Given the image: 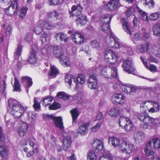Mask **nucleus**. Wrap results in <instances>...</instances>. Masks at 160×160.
<instances>
[{"label": "nucleus", "mask_w": 160, "mask_h": 160, "mask_svg": "<svg viewBox=\"0 0 160 160\" xmlns=\"http://www.w3.org/2000/svg\"><path fill=\"white\" fill-rule=\"evenodd\" d=\"M60 62L62 66L67 67L69 66L70 64L69 58L64 55L60 58Z\"/></svg>", "instance_id": "nucleus-31"}, {"label": "nucleus", "mask_w": 160, "mask_h": 160, "mask_svg": "<svg viewBox=\"0 0 160 160\" xmlns=\"http://www.w3.org/2000/svg\"><path fill=\"white\" fill-rule=\"evenodd\" d=\"M141 34L142 35L143 39L144 40L146 41L148 38L149 36L148 33L145 29L143 28L142 29Z\"/></svg>", "instance_id": "nucleus-62"}, {"label": "nucleus", "mask_w": 160, "mask_h": 160, "mask_svg": "<svg viewBox=\"0 0 160 160\" xmlns=\"http://www.w3.org/2000/svg\"><path fill=\"white\" fill-rule=\"evenodd\" d=\"M88 86L91 89H95L97 86V79L96 77L94 75L89 76L87 82Z\"/></svg>", "instance_id": "nucleus-11"}, {"label": "nucleus", "mask_w": 160, "mask_h": 160, "mask_svg": "<svg viewBox=\"0 0 160 160\" xmlns=\"http://www.w3.org/2000/svg\"><path fill=\"white\" fill-rule=\"evenodd\" d=\"M72 97L74 101L77 102H81L83 97V94L81 91H78L75 95L72 96Z\"/></svg>", "instance_id": "nucleus-33"}, {"label": "nucleus", "mask_w": 160, "mask_h": 160, "mask_svg": "<svg viewBox=\"0 0 160 160\" xmlns=\"http://www.w3.org/2000/svg\"><path fill=\"white\" fill-rule=\"evenodd\" d=\"M85 79V76L83 74H80L78 75L76 78H75L74 82L76 83V85L78 84H82L84 83Z\"/></svg>", "instance_id": "nucleus-30"}, {"label": "nucleus", "mask_w": 160, "mask_h": 160, "mask_svg": "<svg viewBox=\"0 0 160 160\" xmlns=\"http://www.w3.org/2000/svg\"><path fill=\"white\" fill-rule=\"evenodd\" d=\"M70 112L72 115L73 120L72 122H73L74 121L77 119L79 113L77 109L75 108L71 110Z\"/></svg>", "instance_id": "nucleus-49"}, {"label": "nucleus", "mask_w": 160, "mask_h": 160, "mask_svg": "<svg viewBox=\"0 0 160 160\" xmlns=\"http://www.w3.org/2000/svg\"><path fill=\"white\" fill-rule=\"evenodd\" d=\"M53 52L55 56L57 58H60L63 56L62 48L58 46H55L53 48Z\"/></svg>", "instance_id": "nucleus-20"}, {"label": "nucleus", "mask_w": 160, "mask_h": 160, "mask_svg": "<svg viewBox=\"0 0 160 160\" xmlns=\"http://www.w3.org/2000/svg\"><path fill=\"white\" fill-rule=\"evenodd\" d=\"M82 8L80 5L77 6L73 5L72 8V10L70 13L72 16L79 15L81 13Z\"/></svg>", "instance_id": "nucleus-17"}, {"label": "nucleus", "mask_w": 160, "mask_h": 160, "mask_svg": "<svg viewBox=\"0 0 160 160\" xmlns=\"http://www.w3.org/2000/svg\"><path fill=\"white\" fill-rule=\"evenodd\" d=\"M101 126V123L98 122L94 126L90 129L89 130L91 132H95L100 129Z\"/></svg>", "instance_id": "nucleus-56"}, {"label": "nucleus", "mask_w": 160, "mask_h": 160, "mask_svg": "<svg viewBox=\"0 0 160 160\" xmlns=\"http://www.w3.org/2000/svg\"><path fill=\"white\" fill-rule=\"evenodd\" d=\"M43 118L46 119H51L52 120L56 127L62 130H64L62 118L60 117H55L52 115L43 114Z\"/></svg>", "instance_id": "nucleus-5"}, {"label": "nucleus", "mask_w": 160, "mask_h": 160, "mask_svg": "<svg viewBox=\"0 0 160 160\" xmlns=\"http://www.w3.org/2000/svg\"><path fill=\"white\" fill-rule=\"evenodd\" d=\"M121 88L122 91L125 93L131 94L134 92L136 90V88L133 85L129 84H125L122 85Z\"/></svg>", "instance_id": "nucleus-13"}, {"label": "nucleus", "mask_w": 160, "mask_h": 160, "mask_svg": "<svg viewBox=\"0 0 160 160\" xmlns=\"http://www.w3.org/2000/svg\"><path fill=\"white\" fill-rule=\"evenodd\" d=\"M72 40L75 43L80 44L84 42L83 36L78 32H74L72 36Z\"/></svg>", "instance_id": "nucleus-12"}, {"label": "nucleus", "mask_w": 160, "mask_h": 160, "mask_svg": "<svg viewBox=\"0 0 160 160\" xmlns=\"http://www.w3.org/2000/svg\"><path fill=\"white\" fill-rule=\"evenodd\" d=\"M150 101L142 102L140 104L141 112L138 116V119L143 122V128L144 129L151 128L160 122L158 118H154L149 116L147 113L148 111V106L150 105Z\"/></svg>", "instance_id": "nucleus-1"}, {"label": "nucleus", "mask_w": 160, "mask_h": 160, "mask_svg": "<svg viewBox=\"0 0 160 160\" xmlns=\"http://www.w3.org/2000/svg\"><path fill=\"white\" fill-rule=\"evenodd\" d=\"M33 102L34 104L33 106L35 110L36 111H38L41 108L40 104L38 101L37 98H34Z\"/></svg>", "instance_id": "nucleus-57"}, {"label": "nucleus", "mask_w": 160, "mask_h": 160, "mask_svg": "<svg viewBox=\"0 0 160 160\" xmlns=\"http://www.w3.org/2000/svg\"><path fill=\"white\" fill-rule=\"evenodd\" d=\"M22 82L24 84H26V87L28 88L31 87L32 84V79L28 76H24L22 78Z\"/></svg>", "instance_id": "nucleus-32"}, {"label": "nucleus", "mask_w": 160, "mask_h": 160, "mask_svg": "<svg viewBox=\"0 0 160 160\" xmlns=\"http://www.w3.org/2000/svg\"><path fill=\"white\" fill-rule=\"evenodd\" d=\"M111 71L110 75L112 78H117L118 73L117 67L114 66H110Z\"/></svg>", "instance_id": "nucleus-44"}, {"label": "nucleus", "mask_w": 160, "mask_h": 160, "mask_svg": "<svg viewBox=\"0 0 160 160\" xmlns=\"http://www.w3.org/2000/svg\"><path fill=\"white\" fill-rule=\"evenodd\" d=\"M59 15L56 11L54 10L52 12H49L48 14V17H54L56 18H58Z\"/></svg>", "instance_id": "nucleus-61"}, {"label": "nucleus", "mask_w": 160, "mask_h": 160, "mask_svg": "<svg viewBox=\"0 0 160 160\" xmlns=\"http://www.w3.org/2000/svg\"><path fill=\"white\" fill-rule=\"evenodd\" d=\"M57 97L63 99L67 100L70 98V96L64 92H61L57 93Z\"/></svg>", "instance_id": "nucleus-42"}, {"label": "nucleus", "mask_w": 160, "mask_h": 160, "mask_svg": "<svg viewBox=\"0 0 160 160\" xmlns=\"http://www.w3.org/2000/svg\"><path fill=\"white\" fill-rule=\"evenodd\" d=\"M102 24L103 25L101 27V29L104 32L108 33V34L110 33V32H112L110 28L109 23H105Z\"/></svg>", "instance_id": "nucleus-50"}, {"label": "nucleus", "mask_w": 160, "mask_h": 160, "mask_svg": "<svg viewBox=\"0 0 160 160\" xmlns=\"http://www.w3.org/2000/svg\"><path fill=\"white\" fill-rule=\"evenodd\" d=\"M106 42L109 47L114 49H118L120 47L119 40L112 32L108 34L106 37Z\"/></svg>", "instance_id": "nucleus-4"}, {"label": "nucleus", "mask_w": 160, "mask_h": 160, "mask_svg": "<svg viewBox=\"0 0 160 160\" xmlns=\"http://www.w3.org/2000/svg\"><path fill=\"white\" fill-rule=\"evenodd\" d=\"M111 19L110 16L108 14H104L100 18V21L102 24L109 23Z\"/></svg>", "instance_id": "nucleus-35"}, {"label": "nucleus", "mask_w": 160, "mask_h": 160, "mask_svg": "<svg viewBox=\"0 0 160 160\" xmlns=\"http://www.w3.org/2000/svg\"><path fill=\"white\" fill-rule=\"evenodd\" d=\"M17 7V0H14L13 1V3H12L11 6L6 9L5 12L6 14L9 16L14 15Z\"/></svg>", "instance_id": "nucleus-15"}, {"label": "nucleus", "mask_w": 160, "mask_h": 160, "mask_svg": "<svg viewBox=\"0 0 160 160\" xmlns=\"http://www.w3.org/2000/svg\"><path fill=\"white\" fill-rule=\"evenodd\" d=\"M152 141L153 142V147L155 148H160V139L157 138H154ZM152 160H160V157L155 158L154 157Z\"/></svg>", "instance_id": "nucleus-34"}, {"label": "nucleus", "mask_w": 160, "mask_h": 160, "mask_svg": "<svg viewBox=\"0 0 160 160\" xmlns=\"http://www.w3.org/2000/svg\"><path fill=\"white\" fill-rule=\"evenodd\" d=\"M160 17V12H156L151 13L149 16V20L155 21Z\"/></svg>", "instance_id": "nucleus-43"}, {"label": "nucleus", "mask_w": 160, "mask_h": 160, "mask_svg": "<svg viewBox=\"0 0 160 160\" xmlns=\"http://www.w3.org/2000/svg\"><path fill=\"white\" fill-rule=\"evenodd\" d=\"M52 99L49 97L47 96L43 99L42 104L45 106L49 105L52 101Z\"/></svg>", "instance_id": "nucleus-55"}, {"label": "nucleus", "mask_w": 160, "mask_h": 160, "mask_svg": "<svg viewBox=\"0 0 160 160\" xmlns=\"http://www.w3.org/2000/svg\"><path fill=\"white\" fill-rule=\"evenodd\" d=\"M119 0H111L107 4L108 8L110 10H114L119 6Z\"/></svg>", "instance_id": "nucleus-18"}, {"label": "nucleus", "mask_w": 160, "mask_h": 160, "mask_svg": "<svg viewBox=\"0 0 160 160\" xmlns=\"http://www.w3.org/2000/svg\"><path fill=\"white\" fill-rule=\"evenodd\" d=\"M122 28L124 31L127 33L131 34V32L129 30V27L130 26V24L128 23L127 19L126 18H123L122 19Z\"/></svg>", "instance_id": "nucleus-37"}, {"label": "nucleus", "mask_w": 160, "mask_h": 160, "mask_svg": "<svg viewBox=\"0 0 160 160\" xmlns=\"http://www.w3.org/2000/svg\"><path fill=\"white\" fill-rule=\"evenodd\" d=\"M93 144L95 147L96 149L98 151H102L104 149L103 143L99 139L95 140L93 142Z\"/></svg>", "instance_id": "nucleus-24"}, {"label": "nucleus", "mask_w": 160, "mask_h": 160, "mask_svg": "<svg viewBox=\"0 0 160 160\" xmlns=\"http://www.w3.org/2000/svg\"><path fill=\"white\" fill-rule=\"evenodd\" d=\"M137 11L139 14L141 18L143 21L147 22L149 21V17H148L147 13L145 12L139 8H137Z\"/></svg>", "instance_id": "nucleus-29"}, {"label": "nucleus", "mask_w": 160, "mask_h": 160, "mask_svg": "<svg viewBox=\"0 0 160 160\" xmlns=\"http://www.w3.org/2000/svg\"><path fill=\"white\" fill-rule=\"evenodd\" d=\"M122 67L124 71L129 73H132L134 72L135 69L133 66V64L131 60L126 59L124 60L122 64Z\"/></svg>", "instance_id": "nucleus-7"}, {"label": "nucleus", "mask_w": 160, "mask_h": 160, "mask_svg": "<svg viewBox=\"0 0 160 160\" xmlns=\"http://www.w3.org/2000/svg\"><path fill=\"white\" fill-rule=\"evenodd\" d=\"M110 66H107L104 67L101 70V73L106 78H108L110 75V71H111Z\"/></svg>", "instance_id": "nucleus-36"}, {"label": "nucleus", "mask_w": 160, "mask_h": 160, "mask_svg": "<svg viewBox=\"0 0 160 160\" xmlns=\"http://www.w3.org/2000/svg\"><path fill=\"white\" fill-rule=\"evenodd\" d=\"M128 149L127 154H130L132 152L135 150V148L134 145L129 142L128 145Z\"/></svg>", "instance_id": "nucleus-63"}, {"label": "nucleus", "mask_w": 160, "mask_h": 160, "mask_svg": "<svg viewBox=\"0 0 160 160\" xmlns=\"http://www.w3.org/2000/svg\"><path fill=\"white\" fill-rule=\"evenodd\" d=\"M151 52L157 57L160 56V46L157 45H152L150 48Z\"/></svg>", "instance_id": "nucleus-27"}, {"label": "nucleus", "mask_w": 160, "mask_h": 160, "mask_svg": "<svg viewBox=\"0 0 160 160\" xmlns=\"http://www.w3.org/2000/svg\"><path fill=\"white\" fill-rule=\"evenodd\" d=\"M63 138V148L65 151L67 150L70 146L72 140L71 137L68 135L64 130L61 131Z\"/></svg>", "instance_id": "nucleus-8"}, {"label": "nucleus", "mask_w": 160, "mask_h": 160, "mask_svg": "<svg viewBox=\"0 0 160 160\" xmlns=\"http://www.w3.org/2000/svg\"><path fill=\"white\" fill-rule=\"evenodd\" d=\"M87 160H97V155L95 150L90 151L87 153Z\"/></svg>", "instance_id": "nucleus-39"}, {"label": "nucleus", "mask_w": 160, "mask_h": 160, "mask_svg": "<svg viewBox=\"0 0 160 160\" xmlns=\"http://www.w3.org/2000/svg\"><path fill=\"white\" fill-rule=\"evenodd\" d=\"M152 106L148 110V112L153 113L157 112L160 110V104L157 102L150 101V104Z\"/></svg>", "instance_id": "nucleus-16"}, {"label": "nucleus", "mask_w": 160, "mask_h": 160, "mask_svg": "<svg viewBox=\"0 0 160 160\" xmlns=\"http://www.w3.org/2000/svg\"><path fill=\"white\" fill-rule=\"evenodd\" d=\"M144 151L147 156H152L154 155V152L148 148L146 147L144 149Z\"/></svg>", "instance_id": "nucleus-64"}, {"label": "nucleus", "mask_w": 160, "mask_h": 160, "mask_svg": "<svg viewBox=\"0 0 160 160\" xmlns=\"http://www.w3.org/2000/svg\"><path fill=\"white\" fill-rule=\"evenodd\" d=\"M50 37L51 36L49 34L44 32L42 34L40 37V40L42 43H44L49 40Z\"/></svg>", "instance_id": "nucleus-45"}, {"label": "nucleus", "mask_w": 160, "mask_h": 160, "mask_svg": "<svg viewBox=\"0 0 160 160\" xmlns=\"http://www.w3.org/2000/svg\"><path fill=\"white\" fill-rule=\"evenodd\" d=\"M149 47L148 42L142 43L136 46V50L138 53H143L148 51Z\"/></svg>", "instance_id": "nucleus-10"}, {"label": "nucleus", "mask_w": 160, "mask_h": 160, "mask_svg": "<svg viewBox=\"0 0 160 160\" xmlns=\"http://www.w3.org/2000/svg\"><path fill=\"white\" fill-rule=\"evenodd\" d=\"M27 10V8L23 7L22 8L19 14V17L22 18H23L25 16Z\"/></svg>", "instance_id": "nucleus-59"}, {"label": "nucleus", "mask_w": 160, "mask_h": 160, "mask_svg": "<svg viewBox=\"0 0 160 160\" xmlns=\"http://www.w3.org/2000/svg\"><path fill=\"white\" fill-rule=\"evenodd\" d=\"M8 102L10 112L15 118L21 116L27 109L14 99H10L8 100Z\"/></svg>", "instance_id": "nucleus-2"}, {"label": "nucleus", "mask_w": 160, "mask_h": 160, "mask_svg": "<svg viewBox=\"0 0 160 160\" xmlns=\"http://www.w3.org/2000/svg\"><path fill=\"white\" fill-rule=\"evenodd\" d=\"M118 123L119 126L125 132H130L133 129V122L128 118L123 116L121 117L119 119Z\"/></svg>", "instance_id": "nucleus-3"}, {"label": "nucleus", "mask_w": 160, "mask_h": 160, "mask_svg": "<svg viewBox=\"0 0 160 160\" xmlns=\"http://www.w3.org/2000/svg\"><path fill=\"white\" fill-rule=\"evenodd\" d=\"M118 58V57L112 51H107L104 55L105 60L112 64L117 63Z\"/></svg>", "instance_id": "nucleus-6"}, {"label": "nucleus", "mask_w": 160, "mask_h": 160, "mask_svg": "<svg viewBox=\"0 0 160 160\" xmlns=\"http://www.w3.org/2000/svg\"><path fill=\"white\" fill-rule=\"evenodd\" d=\"M42 25L45 29L48 30L52 29L55 27L54 25L51 24L47 21H44Z\"/></svg>", "instance_id": "nucleus-52"}, {"label": "nucleus", "mask_w": 160, "mask_h": 160, "mask_svg": "<svg viewBox=\"0 0 160 160\" xmlns=\"http://www.w3.org/2000/svg\"><path fill=\"white\" fill-rule=\"evenodd\" d=\"M108 114L110 116L113 117L118 116L120 114V110L116 107L111 108L108 112Z\"/></svg>", "instance_id": "nucleus-26"}, {"label": "nucleus", "mask_w": 160, "mask_h": 160, "mask_svg": "<svg viewBox=\"0 0 160 160\" xmlns=\"http://www.w3.org/2000/svg\"><path fill=\"white\" fill-rule=\"evenodd\" d=\"M125 99V96L121 93H117L113 94L112 97V101L115 104L123 103Z\"/></svg>", "instance_id": "nucleus-9"}, {"label": "nucleus", "mask_w": 160, "mask_h": 160, "mask_svg": "<svg viewBox=\"0 0 160 160\" xmlns=\"http://www.w3.org/2000/svg\"><path fill=\"white\" fill-rule=\"evenodd\" d=\"M122 142L120 139L116 137H112L108 138V143L114 147H118L119 149Z\"/></svg>", "instance_id": "nucleus-14"}, {"label": "nucleus", "mask_w": 160, "mask_h": 160, "mask_svg": "<svg viewBox=\"0 0 160 160\" xmlns=\"http://www.w3.org/2000/svg\"><path fill=\"white\" fill-rule=\"evenodd\" d=\"M129 142L126 141H123L120 146L119 150L123 153H127L128 148Z\"/></svg>", "instance_id": "nucleus-38"}, {"label": "nucleus", "mask_w": 160, "mask_h": 160, "mask_svg": "<svg viewBox=\"0 0 160 160\" xmlns=\"http://www.w3.org/2000/svg\"><path fill=\"white\" fill-rule=\"evenodd\" d=\"M28 128V125L26 123L24 122H21L19 124V126L18 128L21 129V130H23L24 131L27 132Z\"/></svg>", "instance_id": "nucleus-58"}, {"label": "nucleus", "mask_w": 160, "mask_h": 160, "mask_svg": "<svg viewBox=\"0 0 160 160\" xmlns=\"http://www.w3.org/2000/svg\"><path fill=\"white\" fill-rule=\"evenodd\" d=\"M89 125V123L87 122L85 124L80 126L78 130V132L79 134L83 135L88 133V127Z\"/></svg>", "instance_id": "nucleus-19"}, {"label": "nucleus", "mask_w": 160, "mask_h": 160, "mask_svg": "<svg viewBox=\"0 0 160 160\" xmlns=\"http://www.w3.org/2000/svg\"><path fill=\"white\" fill-rule=\"evenodd\" d=\"M42 27L41 22H39L35 26L34 30V32L36 34H38L42 32L43 29Z\"/></svg>", "instance_id": "nucleus-46"}, {"label": "nucleus", "mask_w": 160, "mask_h": 160, "mask_svg": "<svg viewBox=\"0 0 160 160\" xmlns=\"http://www.w3.org/2000/svg\"><path fill=\"white\" fill-rule=\"evenodd\" d=\"M59 73L58 69L56 67L53 65H51L50 67V75L53 76L54 77L56 76Z\"/></svg>", "instance_id": "nucleus-41"}, {"label": "nucleus", "mask_w": 160, "mask_h": 160, "mask_svg": "<svg viewBox=\"0 0 160 160\" xmlns=\"http://www.w3.org/2000/svg\"><path fill=\"white\" fill-rule=\"evenodd\" d=\"M99 160H121V159L119 158H110L109 155L104 154L100 157Z\"/></svg>", "instance_id": "nucleus-51"}, {"label": "nucleus", "mask_w": 160, "mask_h": 160, "mask_svg": "<svg viewBox=\"0 0 160 160\" xmlns=\"http://www.w3.org/2000/svg\"><path fill=\"white\" fill-rule=\"evenodd\" d=\"M91 45L93 48H94L97 50L100 49L101 46L100 43L96 40L92 41L91 42Z\"/></svg>", "instance_id": "nucleus-54"}, {"label": "nucleus", "mask_w": 160, "mask_h": 160, "mask_svg": "<svg viewBox=\"0 0 160 160\" xmlns=\"http://www.w3.org/2000/svg\"><path fill=\"white\" fill-rule=\"evenodd\" d=\"M153 32L154 35L158 36L160 35V24L157 23L154 25Z\"/></svg>", "instance_id": "nucleus-48"}, {"label": "nucleus", "mask_w": 160, "mask_h": 160, "mask_svg": "<svg viewBox=\"0 0 160 160\" xmlns=\"http://www.w3.org/2000/svg\"><path fill=\"white\" fill-rule=\"evenodd\" d=\"M145 1L143 4L145 6H148V8H153L155 6V3L154 0H144Z\"/></svg>", "instance_id": "nucleus-47"}, {"label": "nucleus", "mask_w": 160, "mask_h": 160, "mask_svg": "<svg viewBox=\"0 0 160 160\" xmlns=\"http://www.w3.org/2000/svg\"><path fill=\"white\" fill-rule=\"evenodd\" d=\"M135 142L136 143H140L142 142L145 138L143 133L138 132L135 133L134 136Z\"/></svg>", "instance_id": "nucleus-21"}, {"label": "nucleus", "mask_w": 160, "mask_h": 160, "mask_svg": "<svg viewBox=\"0 0 160 160\" xmlns=\"http://www.w3.org/2000/svg\"><path fill=\"white\" fill-rule=\"evenodd\" d=\"M37 60L36 52L33 49H32L30 51L29 58L28 59L29 62L31 64L35 63Z\"/></svg>", "instance_id": "nucleus-22"}, {"label": "nucleus", "mask_w": 160, "mask_h": 160, "mask_svg": "<svg viewBox=\"0 0 160 160\" xmlns=\"http://www.w3.org/2000/svg\"><path fill=\"white\" fill-rule=\"evenodd\" d=\"M28 119L31 122L34 121L36 118V114L34 112H29L28 113Z\"/></svg>", "instance_id": "nucleus-60"}, {"label": "nucleus", "mask_w": 160, "mask_h": 160, "mask_svg": "<svg viewBox=\"0 0 160 160\" xmlns=\"http://www.w3.org/2000/svg\"><path fill=\"white\" fill-rule=\"evenodd\" d=\"M9 154V150L8 148L4 145L0 147V155L3 158H7Z\"/></svg>", "instance_id": "nucleus-25"}, {"label": "nucleus", "mask_w": 160, "mask_h": 160, "mask_svg": "<svg viewBox=\"0 0 160 160\" xmlns=\"http://www.w3.org/2000/svg\"><path fill=\"white\" fill-rule=\"evenodd\" d=\"M74 79H75V77L72 75L67 74L65 77V82L69 84L70 87L72 86V80H73L74 81Z\"/></svg>", "instance_id": "nucleus-40"}, {"label": "nucleus", "mask_w": 160, "mask_h": 160, "mask_svg": "<svg viewBox=\"0 0 160 160\" xmlns=\"http://www.w3.org/2000/svg\"><path fill=\"white\" fill-rule=\"evenodd\" d=\"M14 82L13 85L14 87L13 90L16 92H20L21 89L19 82L16 77L14 78Z\"/></svg>", "instance_id": "nucleus-53"}, {"label": "nucleus", "mask_w": 160, "mask_h": 160, "mask_svg": "<svg viewBox=\"0 0 160 160\" xmlns=\"http://www.w3.org/2000/svg\"><path fill=\"white\" fill-rule=\"evenodd\" d=\"M87 16L84 14L79 16L78 17L77 19L76 20L77 24H80L82 26L85 24L87 23Z\"/></svg>", "instance_id": "nucleus-23"}, {"label": "nucleus", "mask_w": 160, "mask_h": 160, "mask_svg": "<svg viewBox=\"0 0 160 160\" xmlns=\"http://www.w3.org/2000/svg\"><path fill=\"white\" fill-rule=\"evenodd\" d=\"M55 37L56 39L60 42L64 41V42H66L68 40V37L67 35L63 33L59 32L57 33Z\"/></svg>", "instance_id": "nucleus-28"}]
</instances>
